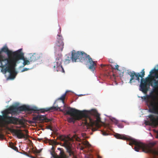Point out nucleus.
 Instances as JSON below:
<instances>
[{
  "instance_id": "10",
  "label": "nucleus",
  "mask_w": 158,
  "mask_h": 158,
  "mask_svg": "<svg viewBox=\"0 0 158 158\" xmlns=\"http://www.w3.org/2000/svg\"><path fill=\"white\" fill-rule=\"evenodd\" d=\"M62 54H60L59 57H57L52 65L54 70L57 72L60 71L62 73H64V71L62 65Z\"/></svg>"
},
{
  "instance_id": "31",
  "label": "nucleus",
  "mask_w": 158,
  "mask_h": 158,
  "mask_svg": "<svg viewBox=\"0 0 158 158\" xmlns=\"http://www.w3.org/2000/svg\"><path fill=\"white\" fill-rule=\"evenodd\" d=\"M109 62L112 63H114V62L113 60L111 59H109Z\"/></svg>"
},
{
  "instance_id": "37",
  "label": "nucleus",
  "mask_w": 158,
  "mask_h": 158,
  "mask_svg": "<svg viewBox=\"0 0 158 158\" xmlns=\"http://www.w3.org/2000/svg\"><path fill=\"white\" fill-rule=\"evenodd\" d=\"M24 131H25L27 134L28 132V130H24Z\"/></svg>"
},
{
  "instance_id": "5",
  "label": "nucleus",
  "mask_w": 158,
  "mask_h": 158,
  "mask_svg": "<svg viewBox=\"0 0 158 158\" xmlns=\"http://www.w3.org/2000/svg\"><path fill=\"white\" fill-rule=\"evenodd\" d=\"M140 73L141 75L139 74V73H135L134 71H128L126 73V74H123V73L122 72V73L119 74L122 82H124L127 83L129 81V83L131 84L133 82H135V80L139 81L140 80L139 77L143 78L145 75L144 69L142 70Z\"/></svg>"
},
{
  "instance_id": "8",
  "label": "nucleus",
  "mask_w": 158,
  "mask_h": 158,
  "mask_svg": "<svg viewBox=\"0 0 158 158\" xmlns=\"http://www.w3.org/2000/svg\"><path fill=\"white\" fill-rule=\"evenodd\" d=\"M1 51L6 53L8 57H5L4 56L0 55V64H3V62H5V63H6V61H8V62H12L15 57V54L18 52V50L14 52H12L9 50L6 46L2 48L1 49Z\"/></svg>"
},
{
  "instance_id": "3",
  "label": "nucleus",
  "mask_w": 158,
  "mask_h": 158,
  "mask_svg": "<svg viewBox=\"0 0 158 158\" xmlns=\"http://www.w3.org/2000/svg\"><path fill=\"white\" fill-rule=\"evenodd\" d=\"M59 110L63 112V110L60 109V107L52 106L45 108L41 109L38 110V108L36 107H30L29 106L23 105L18 107L17 106L12 105L9 107V110L11 112V114H19L22 111H34L35 112L39 111L42 113L45 112L52 111L54 110Z\"/></svg>"
},
{
  "instance_id": "27",
  "label": "nucleus",
  "mask_w": 158,
  "mask_h": 158,
  "mask_svg": "<svg viewBox=\"0 0 158 158\" xmlns=\"http://www.w3.org/2000/svg\"><path fill=\"white\" fill-rule=\"evenodd\" d=\"M110 66L112 69H114L115 70H117L118 71H119L118 69L119 66L118 64H116L115 65V67L113 68L111 65H110Z\"/></svg>"
},
{
  "instance_id": "35",
  "label": "nucleus",
  "mask_w": 158,
  "mask_h": 158,
  "mask_svg": "<svg viewBox=\"0 0 158 158\" xmlns=\"http://www.w3.org/2000/svg\"><path fill=\"white\" fill-rule=\"evenodd\" d=\"M110 65H105V64H101V67H102L104 66H109Z\"/></svg>"
},
{
  "instance_id": "33",
  "label": "nucleus",
  "mask_w": 158,
  "mask_h": 158,
  "mask_svg": "<svg viewBox=\"0 0 158 158\" xmlns=\"http://www.w3.org/2000/svg\"><path fill=\"white\" fill-rule=\"evenodd\" d=\"M26 155H27V156H29L31 158H35V157H34V156H29V155H28L27 153H25Z\"/></svg>"
},
{
  "instance_id": "16",
  "label": "nucleus",
  "mask_w": 158,
  "mask_h": 158,
  "mask_svg": "<svg viewBox=\"0 0 158 158\" xmlns=\"http://www.w3.org/2000/svg\"><path fill=\"white\" fill-rule=\"evenodd\" d=\"M54 153H52V156L53 158H68V156L65 154L64 153L61 152H60L59 154L58 155L57 154L55 155Z\"/></svg>"
},
{
  "instance_id": "25",
  "label": "nucleus",
  "mask_w": 158,
  "mask_h": 158,
  "mask_svg": "<svg viewBox=\"0 0 158 158\" xmlns=\"http://www.w3.org/2000/svg\"><path fill=\"white\" fill-rule=\"evenodd\" d=\"M10 147L14 149V150L16 151H18V148L16 147V146H15L13 144H12L10 145Z\"/></svg>"
},
{
  "instance_id": "15",
  "label": "nucleus",
  "mask_w": 158,
  "mask_h": 158,
  "mask_svg": "<svg viewBox=\"0 0 158 158\" xmlns=\"http://www.w3.org/2000/svg\"><path fill=\"white\" fill-rule=\"evenodd\" d=\"M40 56L38 54L34 53L33 55L30 56V57L28 59L31 62H34L40 58Z\"/></svg>"
},
{
  "instance_id": "7",
  "label": "nucleus",
  "mask_w": 158,
  "mask_h": 158,
  "mask_svg": "<svg viewBox=\"0 0 158 158\" xmlns=\"http://www.w3.org/2000/svg\"><path fill=\"white\" fill-rule=\"evenodd\" d=\"M0 121L5 125L10 124L14 125H23L24 122L23 119H20L12 116H2L0 115Z\"/></svg>"
},
{
  "instance_id": "42",
  "label": "nucleus",
  "mask_w": 158,
  "mask_h": 158,
  "mask_svg": "<svg viewBox=\"0 0 158 158\" xmlns=\"http://www.w3.org/2000/svg\"><path fill=\"white\" fill-rule=\"evenodd\" d=\"M63 1L64 0H62Z\"/></svg>"
},
{
  "instance_id": "40",
  "label": "nucleus",
  "mask_w": 158,
  "mask_h": 158,
  "mask_svg": "<svg viewBox=\"0 0 158 158\" xmlns=\"http://www.w3.org/2000/svg\"><path fill=\"white\" fill-rule=\"evenodd\" d=\"M156 132L157 134L158 135V131H156Z\"/></svg>"
},
{
  "instance_id": "34",
  "label": "nucleus",
  "mask_w": 158,
  "mask_h": 158,
  "mask_svg": "<svg viewBox=\"0 0 158 158\" xmlns=\"http://www.w3.org/2000/svg\"><path fill=\"white\" fill-rule=\"evenodd\" d=\"M102 134L104 135H108V134L105 132H103L102 133Z\"/></svg>"
},
{
  "instance_id": "32",
  "label": "nucleus",
  "mask_w": 158,
  "mask_h": 158,
  "mask_svg": "<svg viewBox=\"0 0 158 158\" xmlns=\"http://www.w3.org/2000/svg\"><path fill=\"white\" fill-rule=\"evenodd\" d=\"M57 149L60 151V152H63V153H64V152L63 150L62 149V148H58Z\"/></svg>"
},
{
  "instance_id": "36",
  "label": "nucleus",
  "mask_w": 158,
  "mask_h": 158,
  "mask_svg": "<svg viewBox=\"0 0 158 158\" xmlns=\"http://www.w3.org/2000/svg\"><path fill=\"white\" fill-rule=\"evenodd\" d=\"M3 138H4L3 135L2 134H0V138L3 139Z\"/></svg>"
},
{
  "instance_id": "1",
  "label": "nucleus",
  "mask_w": 158,
  "mask_h": 158,
  "mask_svg": "<svg viewBox=\"0 0 158 158\" xmlns=\"http://www.w3.org/2000/svg\"><path fill=\"white\" fill-rule=\"evenodd\" d=\"M67 108L69 110L65 111L66 112L65 114L70 115L71 117L68 119L69 122L74 123L76 120L82 119V125L85 130L89 129L90 127L95 125L96 127L92 128V131H97L100 127L99 125L90 118L87 111H81L70 107Z\"/></svg>"
},
{
  "instance_id": "14",
  "label": "nucleus",
  "mask_w": 158,
  "mask_h": 158,
  "mask_svg": "<svg viewBox=\"0 0 158 158\" xmlns=\"http://www.w3.org/2000/svg\"><path fill=\"white\" fill-rule=\"evenodd\" d=\"M140 90L144 93H147L148 90V89L146 82H141L140 85Z\"/></svg>"
},
{
  "instance_id": "39",
  "label": "nucleus",
  "mask_w": 158,
  "mask_h": 158,
  "mask_svg": "<svg viewBox=\"0 0 158 158\" xmlns=\"http://www.w3.org/2000/svg\"><path fill=\"white\" fill-rule=\"evenodd\" d=\"M98 158H101L99 156H98Z\"/></svg>"
},
{
  "instance_id": "20",
  "label": "nucleus",
  "mask_w": 158,
  "mask_h": 158,
  "mask_svg": "<svg viewBox=\"0 0 158 158\" xmlns=\"http://www.w3.org/2000/svg\"><path fill=\"white\" fill-rule=\"evenodd\" d=\"M66 92L64 94H63L61 97H60V98H59L58 99V100H61L62 101V102L63 104H64V107H65V106L64 105V99H65V97L66 96Z\"/></svg>"
},
{
  "instance_id": "18",
  "label": "nucleus",
  "mask_w": 158,
  "mask_h": 158,
  "mask_svg": "<svg viewBox=\"0 0 158 158\" xmlns=\"http://www.w3.org/2000/svg\"><path fill=\"white\" fill-rule=\"evenodd\" d=\"M92 113L96 117L97 120L98 122H100V114L95 110H93Z\"/></svg>"
},
{
  "instance_id": "28",
  "label": "nucleus",
  "mask_w": 158,
  "mask_h": 158,
  "mask_svg": "<svg viewBox=\"0 0 158 158\" xmlns=\"http://www.w3.org/2000/svg\"><path fill=\"white\" fill-rule=\"evenodd\" d=\"M47 129H50L51 130H52V127L50 125H48L47 126Z\"/></svg>"
},
{
  "instance_id": "21",
  "label": "nucleus",
  "mask_w": 158,
  "mask_h": 158,
  "mask_svg": "<svg viewBox=\"0 0 158 158\" xmlns=\"http://www.w3.org/2000/svg\"><path fill=\"white\" fill-rule=\"evenodd\" d=\"M156 77L158 79V80L156 81L154 80L155 82L154 83V87L155 88L158 89V74L156 75Z\"/></svg>"
},
{
  "instance_id": "26",
  "label": "nucleus",
  "mask_w": 158,
  "mask_h": 158,
  "mask_svg": "<svg viewBox=\"0 0 158 158\" xmlns=\"http://www.w3.org/2000/svg\"><path fill=\"white\" fill-rule=\"evenodd\" d=\"M50 152L52 156V153H54V154L55 155L57 154L56 153L55 151V148L53 146H52V148H51V151H50Z\"/></svg>"
},
{
  "instance_id": "17",
  "label": "nucleus",
  "mask_w": 158,
  "mask_h": 158,
  "mask_svg": "<svg viewBox=\"0 0 158 158\" xmlns=\"http://www.w3.org/2000/svg\"><path fill=\"white\" fill-rule=\"evenodd\" d=\"M82 144L83 145L81 147L80 149L83 150V149L86 147H89L90 146L89 142L87 141H84L82 142Z\"/></svg>"
},
{
  "instance_id": "12",
  "label": "nucleus",
  "mask_w": 158,
  "mask_h": 158,
  "mask_svg": "<svg viewBox=\"0 0 158 158\" xmlns=\"http://www.w3.org/2000/svg\"><path fill=\"white\" fill-rule=\"evenodd\" d=\"M12 132L14 133L18 139L25 138L27 139L29 136L27 135H25L23 132L22 130L21 129H13Z\"/></svg>"
},
{
  "instance_id": "4",
  "label": "nucleus",
  "mask_w": 158,
  "mask_h": 158,
  "mask_svg": "<svg viewBox=\"0 0 158 158\" xmlns=\"http://www.w3.org/2000/svg\"><path fill=\"white\" fill-rule=\"evenodd\" d=\"M57 139L64 142L63 146L66 148L67 152L68 153L70 156H73V158H77L74 154L73 150V140H75L79 141L80 139L76 135H74L72 138L68 136L64 135H60L57 136Z\"/></svg>"
},
{
  "instance_id": "22",
  "label": "nucleus",
  "mask_w": 158,
  "mask_h": 158,
  "mask_svg": "<svg viewBox=\"0 0 158 158\" xmlns=\"http://www.w3.org/2000/svg\"><path fill=\"white\" fill-rule=\"evenodd\" d=\"M49 144L52 145H56L59 144V143L55 141L52 140H49Z\"/></svg>"
},
{
  "instance_id": "2",
  "label": "nucleus",
  "mask_w": 158,
  "mask_h": 158,
  "mask_svg": "<svg viewBox=\"0 0 158 158\" xmlns=\"http://www.w3.org/2000/svg\"><path fill=\"white\" fill-rule=\"evenodd\" d=\"M73 62H80L89 65V68L92 71L95 69L96 64V62L93 61L89 55L84 52H77L73 51L72 56L65 59V61L69 63L71 60Z\"/></svg>"
},
{
  "instance_id": "29",
  "label": "nucleus",
  "mask_w": 158,
  "mask_h": 158,
  "mask_svg": "<svg viewBox=\"0 0 158 158\" xmlns=\"http://www.w3.org/2000/svg\"><path fill=\"white\" fill-rule=\"evenodd\" d=\"M29 69L27 68H24V69L22 70L21 72H24L25 71H27Z\"/></svg>"
},
{
  "instance_id": "23",
  "label": "nucleus",
  "mask_w": 158,
  "mask_h": 158,
  "mask_svg": "<svg viewBox=\"0 0 158 158\" xmlns=\"http://www.w3.org/2000/svg\"><path fill=\"white\" fill-rule=\"evenodd\" d=\"M143 81L146 82V84H147V83L148 82L149 84L151 85V86H153V84H152V83L150 78H146L145 80H144Z\"/></svg>"
},
{
  "instance_id": "13",
  "label": "nucleus",
  "mask_w": 158,
  "mask_h": 158,
  "mask_svg": "<svg viewBox=\"0 0 158 158\" xmlns=\"http://www.w3.org/2000/svg\"><path fill=\"white\" fill-rule=\"evenodd\" d=\"M46 118V117L45 116L38 115L36 116L33 117L32 120L33 123H35L37 121H43L45 120Z\"/></svg>"
},
{
  "instance_id": "6",
  "label": "nucleus",
  "mask_w": 158,
  "mask_h": 158,
  "mask_svg": "<svg viewBox=\"0 0 158 158\" xmlns=\"http://www.w3.org/2000/svg\"><path fill=\"white\" fill-rule=\"evenodd\" d=\"M6 63L3 62V64H0V67L2 68L1 71L5 73L7 72L9 73L10 75L8 78L13 79L16 74L15 69L16 66L12 62H8L6 61Z\"/></svg>"
},
{
  "instance_id": "30",
  "label": "nucleus",
  "mask_w": 158,
  "mask_h": 158,
  "mask_svg": "<svg viewBox=\"0 0 158 158\" xmlns=\"http://www.w3.org/2000/svg\"><path fill=\"white\" fill-rule=\"evenodd\" d=\"M156 69H154V70H152L150 72V74H152V73H154L156 71Z\"/></svg>"
},
{
  "instance_id": "38",
  "label": "nucleus",
  "mask_w": 158,
  "mask_h": 158,
  "mask_svg": "<svg viewBox=\"0 0 158 158\" xmlns=\"http://www.w3.org/2000/svg\"><path fill=\"white\" fill-rule=\"evenodd\" d=\"M156 138H158V135L157 134Z\"/></svg>"
},
{
  "instance_id": "9",
  "label": "nucleus",
  "mask_w": 158,
  "mask_h": 158,
  "mask_svg": "<svg viewBox=\"0 0 158 158\" xmlns=\"http://www.w3.org/2000/svg\"><path fill=\"white\" fill-rule=\"evenodd\" d=\"M15 57L12 61L15 64L16 66V64L19 63L18 61L20 60H23V64L24 66L26 65H29L30 64V61L27 60V58H24L23 53L22 52V49L18 50V52L15 54Z\"/></svg>"
},
{
  "instance_id": "11",
  "label": "nucleus",
  "mask_w": 158,
  "mask_h": 158,
  "mask_svg": "<svg viewBox=\"0 0 158 158\" xmlns=\"http://www.w3.org/2000/svg\"><path fill=\"white\" fill-rule=\"evenodd\" d=\"M63 40V39L62 35L60 34H58L57 37V40L55 46L56 51H63L64 45V43Z\"/></svg>"
},
{
  "instance_id": "24",
  "label": "nucleus",
  "mask_w": 158,
  "mask_h": 158,
  "mask_svg": "<svg viewBox=\"0 0 158 158\" xmlns=\"http://www.w3.org/2000/svg\"><path fill=\"white\" fill-rule=\"evenodd\" d=\"M42 150V149L38 150L36 149L35 150H33V152L35 154H37L41 152Z\"/></svg>"
},
{
  "instance_id": "41",
  "label": "nucleus",
  "mask_w": 158,
  "mask_h": 158,
  "mask_svg": "<svg viewBox=\"0 0 158 158\" xmlns=\"http://www.w3.org/2000/svg\"><path fill=\"white\" fill-rule=\"evenodd\" d=\"M29 140L30 141H31H31L30 140H29Z\"/></svg>"
},
{
  "instance_id": "19",
  "label": "nucleus",
  "mask_w": 158,
  "mask_h": 158,
  "mask_svg": "<svg viewBox=\"0 0 158 158\" xmlns=\"http://www.w3.org/2000/svg\"><path fill=\"white\" fill-rule=\"evenodd\" d=\"M2 116H9V114H11V112L9 110V108L7 109L6 110L3 111L2 112Z\"/></svg>"
}]
</instances>
